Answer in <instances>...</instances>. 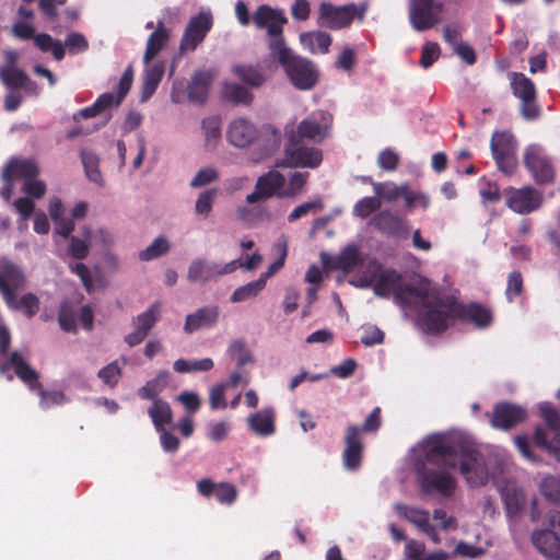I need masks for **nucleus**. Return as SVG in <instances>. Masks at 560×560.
<instances>
[{"label":"nucleus","mask_w":560,"mask_h":560,"mask_svg":"<svg viewBox=\"0 0 560 560\" xmlns=\"http://www.w3.org/2000/svg\"><path fill=\"white\" fill-rule=\"evenodd\" d=\"M5 304L13 311H23L27 318L34 317L40 306L39 299L34 293H25L20 300H16V294H13L12 301Z\"/></svg>","instance_id":"39"},{"label":"nucleus","mask_w":560,"mask_h":560,"mask_svg":"<svg viewBox=\"0 0 560 560\" xmlns=\"http://www.w3.org/2000/svg\"><path fill=\"white\" fill-rule=\"evenodd\" d=\"M323 154L319 149L301 144L294 132L288 135V142L284 148V160L278 164L287 167H310L319 166Z\"/></svg>","instance_id":"9"},{"label":"nucleus","mask_w":560,"mask_h":560,"mask_svg":"<svg viewBox=\"0 0 560 560\" xmlns=\"http://www.w3.org/2000/svg\"><path fill=\"white\" fill-rule=\"evenodd\" d=\"M323 208H324V203L320 198L313 200V201L304 202V203L295 207L291 211V213L288 215V221L294 222V221L301 219L302 217H305L310 213H315V212L322 210Z\"/></svg>","instance_id":"55"},{"label":"nucleus","mask_w":560,"mask_h":560,"mask_svg":"<svg viewBox=\"0 0 560 560\" xmlns=\"http://www.w3.org/2000/svg\"><path fill=\"white\" fill-rule=\"evenodd\" d=\"M248 428L259 436H269L275 433V411L272 408H265L252 413L247 418Z\"/></svg>","instance_id":"30"},{"label":"nucleus","mask_w":560,"mask_h":560,"mask_svg":"<svg viewBox=\"0 0 560 560\" xmlns=\"http://www.w3.org/2000/svg\"><path fill=\"white\" fill-rule=\"evenodd\" d=\"M371 224L382 234L388 236L401 237L407 233L405 221L388 210L375 214L371 220Z\"/></svg>","instance_id":"23"},{"label":"nucleus","mask_w":560,"mask_h":560,"mask_svg":"<svg viewBox=\"0 0 560 560\" xmlns=\"http://www.w3.org/2000/svg\"><path fill=\"white\" fill-rule=\"evenodd\" d=\"M541 493L550 502L560 503V479L547 477L541 482Z\"/></svg>","instance_id":"58"},{"label":"nucleus","mask_w":560,"mask_h":560,"mask_svg":"<svg viewBox=\"0 0 560 560\" xmlns=\"http://www.w3.org/2000/svg\"><path fill=\"white\" fill-rule=\"evenodd\" d=\"M493 160L499 171L508 176L513 175L517 167L516 153L494 155Z\"/></svg>","instance_id":"63"},{"label":"nucleus","mask_w":560,"mask_h":560,"mask_svg":"<svg viewBox=\"0 0 560 560\" xmlns=\"http://www.w3.org/2000/svg\"><path fill=\"white\" fill-rule=\"evenodd\" d=\"M229 142L236 148H246L258 138V130L254 124L244 118L233 120L226 133Z\"/></svg>","instance_id":"21"},{"label":"nucleus","mask_w":560,"mask_h":560,"mask_svg":"<svg viewBox=\"0 0 560 560\" xmlns=\"http://www.w3.org/2000/svg\"><path fill=\"white\" fill-rule=\"evenodd\" d=\"M219 318V307L203 306L198 308L195 313L186 316L184 330L187 334H191L201 328H210L215 325Z\"/></svg>","instance_id":"24"},{"label":"nucleus","mask_w":560,"mask_h":560,"mask_svg":"<svg viewBox=\"0 0 560 560\" xmlns=\"http://www.w3.org/2000/svg\"><path fill=\"white\" fill-rule=\"evenodd\" d=\"M83 238L71 236L68 246V254L75 259H84L89 255L91 246V230L84 228L82 231Z\"/></svg>","instance_id":"47"},{"label":"nucleus","mask_w":560,"mask_h":560,"mask_svg":"<svg viewBox=\"0 0 560 560\" xmlns=\"http://www.w3.org/2000/svg\"><path fill=\"white\" fill-rule=\"evenodd\" d=\"M170 31L159 21L156 30L149 36L143 55L144 63H149L167 44Z\"/></svg>","instance_id":"32"},{"label":"nucleus","mask_w":560,"mask_h":560,"mask_svg":"<svg viewBox=\"0 0 560 560\" xmlns=\"http://www.w3.org/2000/svg\"><path fill=\"white\" fill-rule=\"evenodd\" d=\"M464 442L462 439L447 434H431L419 444L421 459L417 463L456 468L457 457L463 450Z\"/></svg>","instance_id":"3"},{"label":"nucleus","mask_w":560,"mask_h":560,"mask_svg":"<svg viewBox=\"0 0 560 560\" xmlns=\"http://www.w3.org/2000/svg\"><path fill=\"white\" fill-rule=\"evenodd\" d=\"M58 323L60 328L66 332H77V324L74 318L73 308L68 301H63L60 304L58 312Z\"/></svg>","instance_id":"51"},{"label":"nucleus","mask_w":560,"mask_h":560,"mask_svg":"<svg viewBox=\"0 0 560 560\" xmlns=\"http://www.w3.org/2000/svg\"><path fill=\"white\" fill-rule=\"evenodd\" d=\"M536 549L549 560H560V538L551 529H536L532 534Z\"/></svg>","instance_id":"22"},{"label":"nucleus","mask_w":560,"mask_h":560,"mask_svg":"<svg viewBox=\"0 0 560 560\" xmlns=\"http://www.w3.org/2000/svg\"><path fill=\"white\" fill-rule=\"evenodd\" d=\"M161 315V302H154L147 311L132 319L133 331L125 337V342L129 347L140 345L150 334L151 329L159 322Z\"/></svg>","instance_id":"17"},{"label":"nucleus","mask_w":560,"mask_h":560,"mask_svg":"<svg viewBox=\"0 0 560 560\" xmlns=\"http://www.w3.org/2000/svg\"><path fill=\"white\" fill-rule=\"evenodd\" d=\"M27 73L18 67H0V81L10 90L22 89Z\"/></svg>","instance_id":"48"},{"label":"nucleus","mask_w":560,"mask_h":560,"mask_svg":"<svg viewBox=\"0 0 560 560\" xmlns=\"http://www.w3.org/2000/svg\"><path fill=\"white\" fill-rule=\"evenodd\" d=\"M460 474L471 487L485 486L489 480V471L481 453L464 442L463 450L457 457Z\"/></svg>","instance_id":"8"},{"label":"nucleus","mask_w":560,"mask_h":560,"mask_svg":"<svg viewBox=\"0 0 560 560\" xmlns=\"http://www.w3.org/2000/svg\"><path fill=\"white\" fill-rule=\"evenodd\" d=\"M34 44L44 52L51 51L52 57L60 61L65 58L66 49L62 43L54 39L49 34L40 33L35 35Z\"/></svg>","instance_id":"43"},{"label":"nucleus","mask_w":560,"mask_h":560,"mask_svg":"<svg viewBox=\"0 0 560 560\" xmlns=\"http://www.w3.org/2000/svg\"><path fill=\"white\" fill-rule=\"evenodd\" d=\"M218 270L219 264L198 258L192 260L189 265L187 279L192 283H206L208 281L215 280L219 277Z\"/></svg>","instance_id":"29"},{"label":"nucleus","mask_w":560,"mask_h":560,"mask_svg":"<svg viewBox=\"0 0 560 560\" xmlns=\"http://www.w3.org/2000/svg\"><path fill=\"white\" fill-rule=\"evenodd\" d=\"M212 25L213 20L210 13L200 12L192 16L184 31L179 45L180 52L194 51L203 42Z\"/></svg>","instance_id":"13"},{"label":"nucleus","mask_w":560,"mask_h":560,"mask_svg":"<svg viewBox=\"0 0 560 560\" xmlns=\"http://www.w3.org/2000/svg\"><path fill=\"white\" fill-rule=\"evenodd\" d=\"M397 511L400 516L415 524L421 532L425 529L432 532L428 511L409 508L407 505H398Z\"/></svg>","instance_id":"44"},{"label":"nucleus","mask_w":560,"mask_h":560,"mask_svg":"<svg viewBox=\"0 0 560 560\" xmlns=\"http://www.w3.org/2000/svg\"><path fill=\"white\" fill-rule=\"evenodd\" d=\"M148 413L156 431H162L167 424L172 423L173 412L167 401L155 399L149 408Z\"/></svg>","instance_id":"37"},{"label":"nucleus","mask_w":560,"mask_h":560,"mask_svg":"<svg viewBox=\"0 0 560 560\" xmlns=\"http://www.w3.org/2000/svg\"><path fill=\"white\" fill-rule=\"evenodd\" d=\"M524 164L532 173L537 184L542 185L553 180V166L540 147L529 145L526 148L524 152Z\"/></svg>","instance_id":"15"},{"label":"nucleus","mask_w":560,"mask_h":560,"mask_svg":"<svg viewBox=\"0 0 560 560\" xmlns=\"http://www.w3.org/2000/svg\"><path fill=\"white\" fill-rule=\"evenodd\" d=\"M170 250L168 241L163 237H156L151 245L139 253V258L142 261L153 260L158 257L165 255Z\"/></svg>","instance_id":"50"},{"label":"nucleus","mask_w":560,"mask_h":560,"mask_svg":"<svg viewBox=\"0 0 560 560\" xmlns=\"http://www.w3.org/2000/svg\"><path fill=\"white\" fill-rule=\"evenodd\" d=\"M399 155L388 148L381 151L377 158L378 166L386 172L395 171L399 165Z\"/></svg>","instance_id":"62"},{"label":"nucleus","mask_w":560,"mask_h":560,"mask_svg":"<svg viewBox=\"0 0 560 560\" xmlns=\"http://www.w3.org/2000/svg\"><path fill=\"white\" fill-rule=\"evenodd\" d=\"M202 129L207 145L215 142L221 136V119L218 116L207 117L202 120Z\"/></svg>","instance_id":"57"},{"label":"nucleus","mask_w":560,"mask_h":560,"mask_svg":"<svg viewBox=\"0 0 560 560\" xmlns=\"http://www.w3.org/2000/svg\"><path fill=\"white\" fill-rule=\"evenodd\" d=\"M252 20L257 28L267 31L270 54L287 46L283 37V25L288 22V19L283 10L261 4L254 12Z\"/></svg>","instance_id":"6"},{"label":"nucleus","mask_w":560,"mask_h":560,"mask_svg":"<svg viewBox=\"0 0 560 560\" xmlns=\"http://www.w3.org/2000/svg\"><path fill=\"white\" fill-rule=\"evenodd\" d=\"M213 73L209 70L196 71L187 86L188 100L192 103L203 104L208 98Z\"/></svg>","instance_id":"27"},{"label":"nucleus","mask_w":560,"mask_h":560,"mask_svg":"<svg viewBox=\"0 0 560 560\" xmlns=\"http://www.w3.org/2000/svg\"><path fill=\"white\" fill-rule=\"evenodd\" d=\"M164 71L165 66L163 62H156L145 70L140 96L142 103L149 101L154 94L163 78Z\"/></svg>","instance_id":"33"},{"label":"nucleus","mask_w":560,"mask_h":560,"mask_svg":"<svg viewBox=\"0 0 560 560\" xmlns=\"http://www.w3.org/2000/svg\"><path fill=\"white\" fill-rule=\"evenodd\" d=\"M456 320L470 322L478 328H486L492 323V313L480 303H462L435 288L431 304L420 314L419 329L427 335H441Z\"/></svg>","instance_id":"1"},{"label":"nucleus","mask_w":560,"mask_h":560,"mask_svg":"<svg viewBox=\"0 0 560 560\" xmlns=\"http://www.w3.org/2000/svg\"><path fill=\"white\" fill-rule=\"evenodd\" d=\"M222 97L235 105H250L254 101L253 93L242 84L225 82L221 90Z\"/></svg>","instance_id":"35"},{"label":"nucleus","mask_w":560,"mask_h":560,"mask_svg":"<svg viewBox=\"0 0 560 560\" xmlns=\"http://www.w3.org/2000/svg\"><path fill=\"white\" fill-rule=\"evenodd\" d=\"M39 167L32 159H18L12 158L2 171V178H13L28 180L32 177H37Z\"/></svg>","instance_id":"25"},{"label":"nucleus","mask_w":560,"mask_h":560,"mask_svg":"<svg viewBox=\"0 0 560 560\" xmlns=\"http://www.w3.org/2000/svg\"><path fill=\"white\" fill-rule=\"evenodd\" d=\"M527 418V411L522 406L501 401L494 405L490 423L494 429L510 430Z\"/></svg>","instance_id":"18"},{"label":"nucleus","mask_w":560,"mask_h":560,"mask_svg":"<svg viewBox=\"0 0 560 560\" xmlns=\"http://www.w3.org/2000/svg\"><path fill=\"white\" fill-rule=\"evenodd\" d=\"M296 135L299 141L303 139L320 142L327 135V127L322 126L314 119H303L296 127V131L292 130Z\"/></svg>","instance_id":"36"},{"label":"nucleus","mask_w":560,"mask_h":560,"mask_svg":"<svg viewBox=\"0 0 560 560\" xmlns=\"http://www.w3.org/2000/svg\"><path fill=\"white\" fill-rule=\"evenodd\" d=\"M256 141L259 145V150L254 160L258 162L272 155L279 150L281 144V132L272 126H265L260 131H258V138Z\"/></svg>","instance_id":"28"},{"label":"nucleus","mask_w":560,"mask_h":560,"mask_svg":"<svg viewBox=\"0 0 560 560\" xmlns=\"http://www.w3.org/2000/svg\"><path fill=\"white\" fill-rule=\"evenodd\" d=\"M381 200L377 196L364 197L360 199L353 207V215L366 219L373 212L381 208Z\"/></svg>","instance_id":"52"},{"label":"nucleus","mask_w":560,"mask_h":560,"mask_svg":"<svg viewBox=\"0 0 560 560\" xmlns=\"http://www.w3.org/2000/svg\"><path fill=\"white\" fill-rule=\"evenodd\" d=\"M439 469L430 468L424 463L416 464V471L420 490L425 495L439 494L450 498L456 489V479L450 472V468L439 466Z\"/></svg>","instance_id":"5"},{"label":"nucleus","mask_w":560,"mask_h":560,"mask_svg":"<svg viewBox=\"0 0 560 560\" xmlns=\"http://www.w3.org/2000/svg\"><path fill=\"white\" fill-rule=\"evenodd\" d=\"M285 177L278 171H269L257 178L254 190L246 196L250 205L271 197L284 198Z\"/></svg>","instance_id":"11"},{"label":"nucleus","mask_w":560,"mask_h":560,"mask_svg":"<svg viewBox=\"0 0 560 560\" xmlns=\"http://www.w3.org/2000/svg\"><path fill=\"white\" fill-rule=\"evenodd\" d=\"M8 364L13 368L15 375L31 390L40 389L39 374L33 369L18 351H13L9 358Z\"/></svg>","instance_id":"26"},{"label":"nucleus","mask_w":560,"mask_h":560,"mask_svg":"<svg viewBox=\"0 0 560 560\" xmlns=\"http://www.w3.org/2000/svg\"><path fill=\"white\" fill-rule=\"evenodd\" d=\"M492 156L516 153V140L508 131H495L490 141Z\"/></svg>","instance_id":"38"},{"label":"nucleus","mask_w":560,"mask_h":560,"mask_svg":"<svg viewBox=\"0 0 560 560\" xmlns=\"http://www.w3.org/2000/svg\"><path fill=\"white\" fill-rule=\"evenodd\" d=\"M65 46L69 54L75 55L89 49V42L82 33L72 32L67 35Z\"/></svg>","instance_id":"59"},{"label":"nucleus","mask_w":560,"mask_h":560,"mask_svg":"<svg viewBox=\"0 0 560 560\" xmlns=\"http://www.w3.org/2000/svg\"><path fill=\"white\" fill-rule=\"evenodd\" d=\"M440 46L438 43L427 42L421 49L420 65L423 68L431 67L440 57Z\"/></svg>","instance_id":"61"},{"label":"nucleus","mask_w":560,"mask_h":560,"mask_svg":"<svg viewBox=\"0 0 560 560\" xmlns=\"http://www.w3.org/2000/svg\"><path fill=\"white\" fill-rule=\"evenodd\" d=\"M508 208L520 214L536 211L542 205V194L530 186L522 188L510 187L504 190Z\"/></svg>","instance_id":"10"},{"label":"nucleus","mask_w":560,"mask_h":560,"mask_svg":"<svg viewBox=\"0 0 560 560\" xmlns=\"http://www.w3.org/2000/svg\"><path fill=\"white\" fill-rule=\"evenodd\" d=\"M266 287L265 278L259 277L257 280L238 287L232 293L230 300L233 303L243 302L256 298Z\"/></svg>","instance_id":"46"},{"label":"nucleus","mask_w":560,"mask_h":560,"mask_svg":"<svg viewBox=\"0 0 560 560\" xmlns=\"http://www.w3.org/2000/svg\"><path fill=\"white\" fill-rule=\"evenodd\" d=\"M331 40V36L325 32L304 33L301 35V43L313 54H327Z\"/></svg>","instance_id":"40"},{"label":"nucleus","mask_w":560,"mask_h":560,"mask_svg":"<svg viewBox=\"0 0 560 560\" xmlns=\"http://www.w3.org/2000/svg\"><path fill=\"white\" fill-rule=\"evenodd\" d=\"M512 93L521 101L520 110L526 120H535L540 116V107L536 102L537 92L534 82L522 72H509Z\"/></svg>","instance_id":"7"},{"label":"nucleus","mask_w":560,"mask_h":560,"mask_svg":"<svg viewBox=\"0 0 560 560\" xmlns=\"http://www.w3.org/2000/svg\"><path fill=\"white\" fill-rule=\"evenodd\" d=\"M552 433L553 436L549 440L545 429L537 427L533 436L534 443L537 446L547 450L549 453L553 454L558 460H560V429L552 431Z\"/></svg>","instance_id":"42"},{"label":"nucleus","mask_w":560,"mask_h":560,"mask_svg":"<svg viewBox=\"0 0 560 560\" xmlns=\"http://www.w3.org/2000/svg\"><path fill=\"white\" fill-rule=\"evenodd\" d=\"M81 161L89 180L103 186L104 179L100 171V159L91 151H81Z\"/></svg>","instance_id":"45"},{"label":"nucleus","mask_w":560,"mask_h":560,"mask_svg":"<svg viewBox=\"0 0 560 560\" xmlns=\"http://www.w3.org/2000/svg\"><path fill=\"white\" fill-rule=\"evenodd\" d=\"M308 178L307 172H294L289 178V186L282 191L284 198H293L298 196L304 188Z\"/></svg>","instance_id":"53"},{"label":"nucleus","mask_w":560,"mask_h":560,"mask_svg":"<svg viewBox=\"0 0 560 560\" xmlns=\"http://www.w3.org/2000/svg\"><path fill=\"white\" fill-rule=\"evenodd\" d=\"M167 382L168 372L161 371L153 380L148 381L145 385L139 389L138 395L142 399L154 401L155 399H159L158 396L165 388Z\"/></svg>","instance_id":"41"},{"label":"nucleus","mask_w":560,"mask_h":560,"mask_svg":"<svg viewBox=\"0 0 560 560\" xmlns=\"http://www.w3.org/2000/svg\"><path fill=\"white\" fill-rule=\"evenodd\" d=\"M357 14V5L349 3L335 7L329 2H323L318 11V24L330 30L348 27Z\"/></svg>","instance_id":"14"},{"label":"nucleus","mask_w":560,"mask_h":560,"mask_svg":"<svg viewBox=\"0 0 560 560\" xmlns=\"http://www.w3.org/2000/svg\"><path fill=\"white\" fill-rule=\"evenodd\" d=\"M539 416L546 422L548 429L552 431L560 430V413L549 402H542L539 405Z\"/></svg>","instance_id":"54"},{"label":"nucleus","mask_w":560,"mask_h":560,"mask_svg":"<svg viewBox=\"0 0 560 560\" xmlns=\"http://www.w3.org/2000/svg\"><path fill=\"white\" fill-rule=\"evenodd\" d=\"M233 74L244 84L258 89L267 81V75L260 66L254 65H234Z\"/></svg>","instance_id":"31"},{"label":"nucleus","mask_w":560,"mask_h":560,"mask_svg":"<svg viewBox=\"0 0 560 560\" xmlns=\"http://www.w3.org/2000/svg\"><path fill=\"white\" fill-rule=\"evenodd\" d=\"M371 283L377 296L393 295L395 302L402 307H412L416 312V325L419 328L420 314L431 304L435 288L431 282L421 278L418 283L406 282L395 269H383L378 266L372 275Z\"/></svg>","instance_id":"2"},{"label":"nucleus","mask_w":560,"mask_h":560,"mask_svg":"<svg viewBox=\"0 0 560 560\" xmlns=\"http://www.w3.org/2000/svg\"><path fill=\"white\" fill-rule=\"evenodd\" d=\"M345 448L342 463L348 470H357L361 466L364 444L361 440V429L357 424H349L345 433Z\"/></svg>","instance_id":"19"},{"label":"nucleus","mask_w":560,"mask_h":560,"mask_svg":"<svg viewBox=\"0 0 560 560\" xmlns=\"http://www.w3.org/2000/svg\"><path fill=\"white\" fill-rule=\"evenodd\" d=\"M523 291V277L520 271H512L508 277L506 298L510 302Z\"/></svg>","instance_id":"64"},{"label":"nucleus","mask_w":560,"mask_h":560,"mask_svg":"<svg viewBox=\"0 0 560 560\" xmlns=\"http://www.w3.org/2000/svg\"><path fill=\"white\" fill-rule=\"evenodd\" d=\"M26 276L22 268L9 259L0 260V293L5 303L12 301V295L24 289Z\"/></svg>","instance_id":"16"},{"label":"nucleus","mask_w":560,"mask_h":560,"mask_svg":"<svg viewBox=\"0 0 560 560\" xmlns=\"http://www.w3.org/2000/svg\"><path fill=\"white\" fill-rule=\"evenodd\" d=\"M97 376L106 385H108L110 388H113L118 384V382L121 377V369L118 365L117 361H113L109 364H107L106 366L102 368L98 371Z\"/></svg>","instance_id":"56"},{"label":"nucleus","mask_w":560,"mask_h":560,"mask_svg":"<svg viewBox=\"0 0 560 560\" xmlns=\"http://www.w3.org/2000/svg\"><path fill=\"white\" fill-rule=\"evenodd\" d=\"M502 499L506 515L510 517L517 516L526 503L524 490L517 487H508L502 492Z\"/></svg>","instance_id":"34"},{"label":"nucleus","mask_w":560,"mask_h":560,"mask_svg":"<svg viewBox=\"0 0 560 560\" xmlns=\"http://www.w3.org/2000/svg\"><path fill=\"white\" fill-rule=\"evenodd\" d=\"M132 80L133 68L132 66H128L116 86L117 95L115 96L113 93H103L94 102L98 113L102 114L113 106H119L126 95L129 93L132 85Z\"/></svg>","instance_id":"20"},{"label":"nucleus","mask_w":560,"mask_h":560,"mask_svg":"<svg viewBox=\"0 0 560 560\" xmlns=\"http://www.w3.org/2000/svg\"><path fill=\"white\" fill-rule=\"evenodd\" d=\"M443 4L434 0H411L409 20L418 32L432 28L440 20Z\"/></svg>","instance_id":"12"},{"label":"nucleus","mask_w":560,"mask_h":560,"mask_svg":"<svg viewBox=\"0 0 560 560\" xmlns=\"http://www.w3.org/2000/svg\"><path fill=\"white\" fill-rule=\"evenodd\" d=\"M362 262L360 252L355 245L347 246L337 258V267L350 271Z\"/></svg>","instance_id":"49"},{"label":"nucleus","mask_w":560,"mask_h":560,"mask_svg":"<svg viewBox=\"0 0 560 560\" xmlns=\"http://www.w3.org/2000/svg\"><path fill=\"white\" fill-rule=\"evenodd\" d=\"M284 69L292 84L299 90H311L318 81V73L313 62L295 55L288 46L271 54Z\"/></svg>","instance_id":"4"},{"label":"nucleus","mask_w":560,"mask_h":560,"mask_svg":"<svg viewBox=\"0 0 560 560\" xmlns=\"http://www.w3.org/2000/svg\"><path fill=\"white\" fill-rule=\"evenodd\" d=\"M37 394L40 396L39 406L43 409H48L52 405H62L67 401L66 395L60 390L48 392L43 388L40 384V389H36Z\"/></svg>","instance_id":"60"}]
</instances>
